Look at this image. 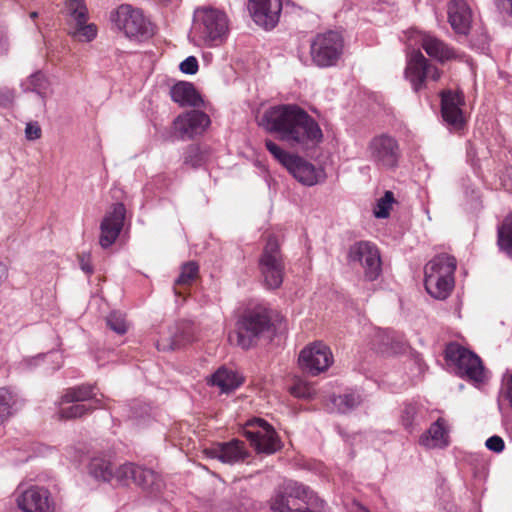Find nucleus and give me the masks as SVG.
<instances>
[{
  "instance_id": "nucleus-49",
  "label": "nucleus",
  "mask_w": 512,
  "mask_h": 512,
  "mask_svg": "<svg viewBox=\"0 0 512 512\" xmlns=\"http://www.w3.org/2000/svg\"><path fill=\"white\" fill-rule=\"evenodd\" d=\"M14 100V91L9 88L0 89V106L8 107Z\"/></svg>"
},
{
  "instance_id": "nucleus-1",
  "label": "nucleus",
  "mask_w": 512,
  "mask_h": 512,
  "mask_svg": "<svg viewBox=\"0 0 512 512\" xmlns=\"http://www.w3.org/2000/svg\"><path fill=\"white\" fill-rule=\"evenodd\" d=\"M259 125L267 132L291 147L306 151L314 149L323 139L318 122L296 104H281L268 108L262 115Z\"/></svg>"
},
{
  "instance_id": "nucleus-31",
  "label": "nucleus",
  "mask_w": 512,
  "mask_h": 512,
  "mask_svg": "<svg viewBox=\"0 0 512 512\" xmlns=\"http://www.w3.org/2000/svg\"><path fill=\"white\" fill-rule=\"evenodd\" d=\"M211 383L227 393L239 387L241 380L234 371L222 367L212 375Z\"/></svg>"
},
{
  "instance_id": "nucleus-48",
  "label": "nucleus",
  "mask_w": 512,
  "mask_h": 512,
  "mask_svg": "<svg viewBox=\"0 0 512 512\" xmlns=\"http://www.w3.org/2000/svg\"><path fill=\"white\" fill-rule=\"evenodd\" d=\"M42 131L37 123H28L25 128V136L28 140H36L41 137Z\"/></svg>"
},
{
  "instance_id": "nucleus-15",
  "label": "nucleus",
  "mask_w": 512,
  "mask_h": 512,
  "mask_svg": "<svg viewBox=\"0 0 512 512\" xmlns=\"http://www.w3.org/2000/svg\"><path fill=\"white\" fill-rule=\"evenodd\" d=\"M332 362L333 355L329 347L320 342L304 348L299 354L300 367L313 376L326 371Z\"/></svg>"
},
{
  "instance_id": "nucleus-52",
  "label": "nucleus",
  "mask_w": 512,
  "mask_h": 512,
  "mask_svg": "<svg viewBox=\"0 0 512 512\" xmlns=\"http://www.w3.org/2000/svg\"><path fill=\"white\" fill-rule=\"evenodd\" d=\"M79 265L83 272L87 275H91L93 273V266L90 263V255L89 254H81L78 257Z\"/></svg>"
},
{
  "instance_id": "nucleus-25",
  "label": "nucleus",
  "mask_w": 512,
  "mask_h": 512,
  "mask_svg": "<svg viewBox=\"0 0 512 512\" xmlns=\"http://www.w3.org/2000/svg\"><path fill=\"white\" fill-rule=\"evenodd\" d=\"M171 99L181 107H200L203 99L190 82L180 81L170 88Z\"/></svg>"
},
{
  "instance_id": "nucleus-42",
  "label": "nucleus",
  "mask_w": 512,
  "mask_h": 512,
  "mask_svg": "<svg viewBox=\"0 0 512 512\" xmlns=\"http://www.w3.org/2000/svg\"><path fill=\"white\" fill-rule=\"evenodd\" d=\"M47 85V79L41 71H37L30 75L27 83L22 84L25 90L36 92L38 95L43 94V91L47 88Z\"/></svg>"
},
{
  "instance_id": "nucleus-53",
  "label": "nucleus",
  "mask_w": 512,
  "mask_h": 512,
  "mask_svg": "<svg viewBox=\"0 0 512 512\" xmlns=\"http://www.w3.org/2000/svg\"><path fill=\"white\" fill-rule=\"evenodd\" d=\"M378 337L380 338V345L383 347H389L391 345V337L388 335L387 332H380L378 334Z\"/></svg>"
},
{
  "instance_id": "nucleus-26",
  "label": "nucleus",
  "mask_w": 512,
  "mask_h": 512,
  "mask_svg": "<svg viewBox=\"0 0 512 512\" xmlns=\"http://www.w3.org/2000/svg\"><path fill=\"white\" fill-rule=\"evenodd\" d=\"M192 341L190 326L185 323L176 324L171 328L168 337L157 341V349L168 351L179 349Z\"/></svg>"
},
{
  "instance_id": "nucleus-19",
  "label": "nucleus",
  "mask_w": 512,
  "mask_h": 512,
  "mask_svg": "<svg viewBox=\"0 0 512 512\" xmlns=\"http://www.w3.org/2000/svg\"><path fill=\"white\" fill-rule=\"evenodd\" d=\"M209 116L199 110H191L179 115L173 122L181 139H191L201 135L210 125Z\"/></svg>"
},
{
  "instance_id": "nucleus-54",
  "label": "nucleus",
  "mask_w": 512,
  "mask_h": 512,
  "mask_svg": "<svg viewBox=\"0 0 512 512\" xmlns=\"http://www.w3.org/2000/svg\"><path fill=\"white\" fill-rule=\"evenodd\" d=\"M8 277V269L6 265L0 262V286Z\"/></svg>"
},
{
  "instance_id": "nucleus-40",
  "label": "nucleus",
  "mask_w": 512,
  "mask_h": 512,
  "mask_svg": "<svg viewBox=\"0 0 512 512\" xmlns=\"http://www.w3.org/2000/svg\"><path fill=\"white\" fill-rule=\"evenodd\" d=\"M266 149L273 155V157L281 163L285 168L291 163L295 154H291L284 149H282L278 144L270 139L265 140Z\"/></svg>"
},
{
  "instance_id": "nucleus-16",
  "label": "nucleus",
  "mask_w": 512,
  "mask_h": 512,
  "mask_svg": "<svg viewBox=\"0 0 512 512\" xmlns=\"http://www.w3.org/2000/svg\"><path fill=\"white\" fill-rule=\"evenodd\" d=\"M16 503L24 512H53V502L49 491L44 487L31 486L25 490L17 489Z\"/></svg>"
},
{
  "instance_id": "nucleus-8",
  "label": "nucleus",
  "mask_w": 512,
  "mask_h": 512,
  "mask_svg": "<svg viewBox=\"0 0 512 512\" xmlns=\"http://www.w3.org/2000/svg\"><path fill=\"white\" fill-rule=\"evenodd\" d=\"M259 270L264 284L269 289L281 286L284 277V259L277 237L269 235L259 258Z\"/></svg>"
},
{
  "instance_id": "nucleus-10",
  "label": "nucleus",
  "mask_w": 512,
  "mask_h": 512,
  "mask_svg": "<svg viewBox=\"0 0 512 512\" xmlns=\"http://www.w3.org/2000/svg\"><path fill=\"white\" fill-rule=\"evenodd\" d=\"M111 21L128 38H148L153 35L151 23L139 9L131 5H120L112 14Z\"/></svg>"
},
{
  "instance_id": "nucleus-36",
  "label": "nucleus",
  "mask_w": 512,
  "mask_h": 512,
  "mask_svg": "<svg viewBox=\"0 0 512 512\" xmlns=\"http://www.w3.org/2000/svg\"><path fill=\"white\" fill-rule=\"evenodd\" d=\"M72 403L73 404L69 407H63L59 409L58 414L61 419L79 418L98 408V405H91L80 402Z\"/></svg>"
},
{
  "instance_id": "nucleus-17",
  "label": "nucleus",
  "mask_w": 512,
  "mask_h": 512,
  "mask_svg": "<svg viewBox=\"0 0 512 512\" xmlns=\"http://www.w3.org/2000/svg\"><path fill=\"white\" fill-rule=\"evenodd\" d=\"M126 209L123 203H115L112 209L106 213L100 224L99 244L107 249L117 240L122 231Z\"/></svg>"
},
{
  "instance_id": "nucleus-43",
  "label": "nucleus",
  "mask_w": 512,
  "mask_h": 512,
  "mask_svg": "<svg viewBox=\"0 0 512 512\" xmlns=\"http://www.w3.org/2000/svg\"><path fill=\"white\" fill-rule=\"evenodd\" d=\"M107 326L119 335H123L128 330V324L125 316L120 312H112L106 318Z\"/></svg>"
},
{
  "instance_id": "nucleus-45",
  "label": "nucleus",
  "mask_w": 512,
  "mask_h": 512,
  "mask_svg": "<svg viewBox=\"0 0 512 512\" xmlns=\"http://www.w3.org/2000/svg\"><path fill=\"white\" fill-rule=\"evenodd\" d=\"M73 35L79 40L90 42L97 36V27L95 24H87V22L85 24H77L75 25Z\"/></svg>"
},
{
  "instance_id": "nucleus-3",
  "label": "nucleus",
  "mask_w": 512,
  "mask_h": 512,
  "mask_svg": "<svg viewBox=\"0 0 512 512\" xmlns=\"http://www.w3.org/2000/svg\"><path fill=\"white\" fill-rule=\"evenodd\" d=\"M229 32L227 15L216 8L200 7L195 9L191 37L198 46H217L224 41Z\"/></svg>"
},
{
  "instance_id": "nucleus-59",
  "label": "nucleus",
  "mask_w": 512,
  "mask_h": 512,
  "mask_svg": "<svg viewBox=\"0 0 512 512\" xmlns=\"http://www.w3.org/2000/svg\"><path fill=\"white\" fill-rule=\"evenodd\" d=\"M175 294L180 295V294H181V292H178V291L175 289Z\"/></svg>"
},
{
  "instance_id": "nucleus-33",
  "label": "nucleus",
  "mask_w": 512,
  "mask_h": 512,
  "mask_svg": "<svg viewBox=\"0 0 512 512\" xmlns=\"http://www.w3.org/2000/svg\"><path fill=\"white\" fill-rule=\"evenodd\" d=\"M362 402L361 395L356 392H349L334 396L332 398L333 406L339 413H347L356 408Z\"/></svg>"
},
{
  "instance_id": "nucleus-41",
  "label": "nucleus",
  "mask_w": 512,
  "mask_h": 512,
  "mask_svg": "<svg viewBox=\"0 0 512 512\" xmlns=\"http://www.w3.org/2000/svg\"><path fill=\"white\" fill-rule=\"evenodd\" d=\"M289 391L294 397L302 399H311L316 393L313 385L302 379H297L289 388Z\"/></svg>"
},
{
  "instance_id": "nucleus-39",
  "label": "nucleus",
  "mask_w": 512,
  "mask_h": 512,
  "mask_svg": "<svg viewBox=\"0 0 512 512\" xmlns=\"http://www.w3.org/2000/svg\"><path fill=\"white\" fill-rule=\"evenodd\" d=\"M266 149L273 155V157L281 163L285 168L291 163L295 154H291L284 149H282L278 144L270 139L265 140Z\"/></svg>"
},
{
  "instance_id": "nucleus-27",
  "label": "nucleus",
  "mask_w": 512,
  "mask_h": 512,
  "mask_svg": "<svg viewBox=\"0 0 512 512\" xmlns=\"http://www.w3.org/2000/svg\"><path fill=\"white\" fill-rule=\"evenodd\" d=\"M88 471L89 474L98 481H116L117 469L114 470L111 461L104 456L92 458L88 465Z\"/></svg>"
},
{
  "instance_id": "nucleus-46",
  "label": "nucleus",
  "mask_w": 512,
  "mask_h": 512,
  "mask_svg": "<svg viewBox=\"0 0 512 512\" xmlns=\"http://www.w3.org/2000/svg\"><path fill=\"white\" fill-rule=\"evenodd\" d=\"M198 60L195 56H189L185 60H183L180 65L179 69L184 74L194 75L198 71Z\"/></svg>"
},
{
  "instance_id": "nucleus-47",
  "label": "nucleus",
  "mask_w": 512,
  "mask_h": 512,
  "mask_svg": "<svg viewBox=\"0 0 512 512\" xmlns=\"http://www.w3.org/2000/svg\"><path fill=\"white\" fill-rule=\"evenodd\" d=\"M486 447L496 453H500L505 448V443L500 436L494 435L489 437L485 443Z\"/></svg>"
},
{
  "instance_id": "nucleus-55",
  "label": "nucleus",
  "mask_w": 512,
  "mask_h": 512,
  "mask_svg": "<svg viewBox=\"0 0 512 512\" xmlns=\"http://www.w3.org/2000/svg\"><path fill=\"white\" fill-rule=\"evenodd\" d=\"M481 43H482V45H485V44L488 43V36H487V34H483L481 36Z\"/></svg>"
},
{
  "instance_id": "nucleus-6",
  "label": "nucleus",
  "mask_w": 512,
  "mask_h": 512,
  "mask_svg": "<svg viewBox=\"0 0 512 512\" xmlns=\"http://www.w3.org/2000/svg\"><path fill=\"white\" fill-rule=\"evenodd\" d=\"M344 50L342 35L333 30L318 33L310 41V58L319 68L336 66Z\"/></svg>"
},
{
  "instance_id": "nucleus-37",
  "label": "nucleus",
  "mask_w": 512,
  "mask_h": 512,
  "mask_svg": "<svg viewBox=\"0 0 512 512\" xmlns=\"http://www.w3.org/2000/svg\"><path fill=\"white\" fill-rule=\"evenodd\" d=\"M199 266L195 261L184 263L181 267L179 276L176 278L175 286L190 285L198 276Z\"/></svg>"
},
{
  "instance_id": "nucleus-20",
  "label": "nucleus",
  "mask_w": 512,
  "mask_h": 512,
  "mask_svg": "<svg viewBox=\"0 0 512 512\" xmlns=\"http://www.w3.org/2000/svg\"><path fill=\"white\" fill-rule=\"evenodd\" d=\"M205 452L208 457L230 465L242 463L250 457L245 443L238 439L218 443L214 447L206 449Z\"/></svg>"
},
{
  "instance_id": "nucleus-38",
  "label": "nucleus",
  "mask_w": 512,
  "mask_h": 512,
  "mask_svg": "<svg viewBox=\"0 0 512 512\" xmlns=\"http://www.w3.org/2000/svg\"><path fill=\"white\" fill-rule=\"evenodd\" d=\"M207 155L205 151L198 145H190L184 152V164L193 168L202 166L206 161Z\"/></svg>"
},
{
  "instance_id": "nucleus-29",
  "label": "nucleus",
  "mask_w": 512,
  "mask_h": 512,
  "mask_svg": "<svg viewBox=\"0 0 512 512\" xmlns=\"http://www.w3.org/2000/svg\"><path fill=\"white\" fill-rule=\"evenodd\" d=\"M21 406V401L16 393L9 388H0V424L13 416Z\"/></svg>"
},
{
  "instance_id": "nucleus-58",
  "label": "nucleus",
  "mask_w": 512,
  "mask_h": 512,
  "mask_svg": "<svg viewBox=\"0 0 512 512\" xmlns=\"http://www.w3.org/2000/svg\"><path fill=\"white\" fill-rule=\"evenodd\" d=\"M159 1H160V2H162V3H170V2H172L173 0H159Z\"/></svg>"
},
{
  "instance_id": "nucleus-22",
  "label": "nucleus",
  "mask_w": 512,
  "mask_h": 512,
  "mask_svg": "<svg viewBox=\"0 0 512 512\" xmlns=\"http://www.w3.org/2000/svg\"><path fill=\"white\" fill-rule=\"evenodd\" d=\"M286 169L295 179L306 186H314L323 182L326 178V174L322 168L315 167L312 163L298 155H295Z\"/></svg>"
},
{
  "instance_id": "nucleus-4",
  "label": "nucleus",
  "mask_w": 512,
  "mask_h": 512,
  "mask_svg": "<svg viewBox=\"0 0 512 512\" xmlns=\"http://www.w3.org/2000/svg\"><path fill=\"white\" fill-rule=\"evenodd\" d=\"M457 261L454 256L441 253L424 267V286L429 295L438 300L449 297L455 286Z\"/></svg>"
},
{
  "instance_id": "nucleus-44",
  "label": "nucleus",
  "mask_w": 512,
  "mask_h": 512,
  "mask_svg": "<svg viewBox=\"0 0 512 512\" xmlns=\"http://www.w3.org/2000/svg\"><path fill=\"white\" fill-rule=\"evenodd\" d=\"M394 202V194L391 191H386L384 196L377 202V207L374 211L375 217L387 218L390 213L391 205Z\"/></svg>"
},
{
  "instance_id": "nucleus-28",
  "label": "nucleus",
  "mask_w": 512,
  "mask_h": 512,
  "mask_svg": "<svg viewBox=\"0 0 512 512\" xmlns=\"http://www.w3.org/2000/svg\"><path fill=\"white\" fill-rule=\"evenodd\" d=\"M96 387L94 385L82 384L68 388L61 397V404L70 402L84 403L94 399L95 405L100 406V400L96 399Z\"/></svg>"
},
{
  "instance_id": "nucleus-35",
  "label": "nucleus",
  "mask_w": 512,
  "mask_h": 512,
  "mask_svg": "<svg viewBox=\"0 0 512 512\" xmlns=\"http://www.w3.org/2000/svg\"><path fill=\"white\" fill-rule=\"evenodd\" d=\"M65 7L68 16L74 21L75 25L87 22L88 9L84 0H67Z\"/></svg>"
},
{
  "instance_id": "nucleus-2",
  "label": "nucleus",
  "mask_w": 512,
  "mask_h": 512,
  "mask_svg": "<svg viewBox=\"0 0 512 512\" xmlns=\"http://www.w3.org/2000/svg\"><path fill=\"white\" fill-rule=\"evenodd\" d=\"M269 504L272 512H327L323 499L310 487L294 480L279 485Z\"/></svg>"
},
{
  "instance_id": "nucleus-51",
  "label": "nucleus",
  "mask_w": 512,
  "mask_h": 512,
  "mask_svg": "<svg viewBox=\"0 0 512 512\" xmlns=\"http://www.w3.org/2000/svg\"><path fill=\"white\" fill-rule=\"evenodd\" d=\"M495 6L500 13L512 17V0H495Z\"/></svg>"
},
{
  "instance_id": "nucleus-18",
  "label": "nucleus",
  "mask_w": 512,
  "mask_h": 512,
  "mask_svg": "<svg viewBox=\"0 0 512 512\" xmlns=\"http://www.w3.org/2000/svg\"><path fill=\"white\" fill-rule=\"evenodd\" d=\"M248 9L257 25L271 30L279 21L282 3L281 0H249Z\"/></svg>"
},
{
  "instance_id": "nucleus-7",
  "label": "nucleus",
  "mask_w": 512,
  "mask_h": 512,
  "mask_svg": "<svg viewBox=\"0 0 512 512\" xmlns=\"http://www.w3.org/2000/svg\"><path fill=\"white\" fill-rule=\"evenodd\" d=\"M366 153L376 168L388 171L396 170L402 157L398 140L388 133L372 137L367 144Z\"/></svg>"
},
{
  "instance_id": "nucleus-12",
  "label": "nucleus",
  "mask_w": 512,
  "mask_h": 512,
  "mask_svg": "<svg viewBox=\"0 0 512 512\" xmlns=\"http://www.w3.org/2000/svg\"><path fill=\"white\" fill-rule=\"evenodd\" d=\"M347 260L352 267L361 266L368 281L376 280L382 271L380 252L377 246L369 241L352 244L348 250Z\"/></svg>"
},
{
  "instance_id": "nucleus-34",
  "label": "nucleus",
  "mask_w": 512,
  "mask_h": 512,
  "mask_svg": "<svg viewBox=\"0 0 512 512\" xmlns=\"http://www.w3.org/2000/svg\"><path fill=\"white\" fill-rule=\"evenodd\" d=\"M420 406L415 402H408L404 404L401 413V423L406 431L411 433L415 426L419 425L420 420Z\"/></svg>"
},
{
  "instance_id": "nucleus-5",
  "label": "nucleus",
  "mask_w": 512,
  "mask_h": 512,
  "mask_svg": "<svg viewBox=\"0 0 512 512\" xmlns=\"http://www.w3.org/2000/svg\"><path fill=\"white\" fill-rule=\"evenodd\" d=\"M238 345L251 348L272 327L269 310L262 306L246 310L237 321Z\"/></svg>"
},
{
  "instance_id": "nucleus-50",
  "label": "nucleus",
  "mask_w": 512,
  "mask_h": 512,
  "mask_svg": "<svg viewBox=\"0 0 512 512\" xmlns=\"http://www.w3.org/2000/svg\"><path fill=\"white\" fill-rule=\"evenodd\" d=\"M502 396L508 401L510 407L512 408V374L505 378Z\"/></svg>"
},
{
  "instance_id": "nucleus-11",
  "label": "nucleus",
  "mask_w": 512,
  "mask_h": 512,
  "mask_svg": "<svg viewBox=\"0 0 512 512\" xmlns=\"http://www.w3.org/2000/svg\"><path fill=\"white\" fill-rule=\"evenodd\" d=\"M116 482L120 485L133 482L151 494H157L164 488V481L159 473L134 463H124L117 468Z\"/></svg>"
},
{
  "instance_id": "nucleus-23",
  "label": "nucleus",
  "mask_w": 512,
  "mask_h": 512,
  "mask_svg": "<svg viewBox=\"0 0 512 512\" xmlns=\"http://www.w3.org/2000/svg\"><path fill=\"white\" fill-rule=\"evenodd\" d=\"M472 16V10L466 0L449 1L448 21L457 34H468L472 23Z\"/></svg>"
},
{
  "instance_id": "nucleus-9",
  "label": "nucleus",
  "mask_w": 512,
  "mask_h": 512,
  "mask_svg": "<svg viewBox=\"0 0 512 512\" xmlns=\"http://www.w3.org/2000/svg\"><path fill=\"white\" fill-rule=\"evenodd\" d=\"M445 359L461 378L474 382L484 380V366L480 357L458 343H449L446 346Z\"/></svg>"
},
{
  "instance_id": "nucleus-57",
  "label": "nucleus",
  "mask_w": 512,
  "mask_h": 512,
  "mask_svg": "<svg viewBox=\"0 0 512 512\" xmlns=\"http://www.w3.org/2000/svg\"><path fill=\"white\" fill-rule=\"evenodd\" d=\"M29 16H30V18H31V19H33V20H34V19H36V18L38 17V13H37L36 11H33V12H31V13L29 14Z\"/></svg>"
},
{
  "instance_id": "nucleus-13",
  "label": "nucleus",
  "mask_w": 512,
  "mask_h": 512,
  "mask_svg": "<svg viewBox=\"0 0 512 512\" xmlns=\"http://www.w3.org/2000/svg\"><path fill=\"white\" fill-rule=\"evenodd\" d=\"M243 435L259 454H274L282 447L274 428L261 418L249 420L243 429Z\"/></svg>"
},
{
  "instance_id": "nucleus-24",
  "label": "nucleus",
  "mask_w": 512,
  "mask_h": 512,
  "mask_svg": "<svg viewBox=\"0 0 512 512\" xmlns=\"http://www.w3.org/2000/svg\"><path fill=\"white\" fill-rule=\"evenodd\" d=\"M415 33L417 42L421 44L422 48L430 57L440 62H446L456 58L455 50L442 40L426 32L416 31Z\"/></svg>"
},
{
  "instance_id": "nucleus-56",
  "label": "nucleus",
  "mask_w": 512,
  "mask_h": 512,
  "mask_svg": "<svg viewBox=\"0 0 512 512\" xmlns=\"http://www.w3.org/2000/svg\"><path fill=\"white\" fill-rule=\"evenodd\" d=\"M132 416L137 419V418H142L143 414L142 413H138L137 410H134Z\"/></svg>"
},
{
  "instance_id": "nucleus-30",
  "label": "nucleus",
  "mask_w": 512,
  "mask_h": 512,
  "mask_svg": "<svg viewBox=\"0 0 512 512\" xmlns=\"http://www.w3.org/2000/svg\"><path fill=\"white\" fill-rule=\"evenodd\" d=\"M428 435H423L420 438V443L427 447H443L448 445V434L445 428V422L442 419H438L428 429Z\"/></svg>"
},
{
  "instance_id": "nucleus-32",
  "label": "nucleus",
  "mask_w": 512,
  "mask_h": 512,
  "mask_svg": "<svg viewBox=\"0 0 512 512\" xmlns=\"http://www.w3.org/2000/svg\"><path fill=\"white\" fill-rule=\"evenodd\" d=\"M497 245L500 251L512 257V214L508 215L498 227Z\"/></svg>"
},
{
  "instance_id": "nucleus-14",
  "label": "nucleus",
  "mask_w": 512,
  "mask_h": 512,
  "mask_svg": "<svg viewBox=\"0 0 512 512\" xmlns=\"http://www.w3.org/2000/svg\"><path fill=\"white\" fill-rule=\"evenodd\" d=\"M441 77L439 69L419 51L413 50L407 57L405 78L410 82L414 92L426 88L427 81H438Z\"/></svg>"
},
{
  "instance_id": "nucleus-21",
  "label": "nucleus",
  "mask_w": 512,
  "mask_h": 512,
  "mask_svg": "<svg viewBox=\"0 0 512 512\" xmlns=\"http://www.w3.org/2000/svg\"><path fill=\"white\" fill-rule=\"evenodd\" d=\"M440 96L443 120L456 129L462 128L464 125V116L461 109L464 104L463 94L458 91L444 90Z\"/></svg>"
}]
</instances>
